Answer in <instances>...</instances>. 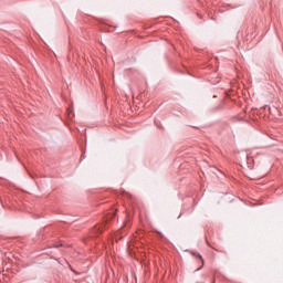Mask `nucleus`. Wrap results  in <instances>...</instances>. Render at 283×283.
<instances>
[{
	"label": "nucleus",
	"instance_id": "obj_2",
	"mask_svg": "<svg viewBox=\"0 0 283 283\" xmlns=\"http://www.w3.org/2000/svg\"><path fill=\"white\" fill-rule=\"evenodd\" d=\"M59 247H61V245H59V244L55 245L56 249H59Z\"/></svg>",
	"mask_w": 283,
	"mask_h": 283
},
{
	"label": "nucleus",
	"instance_id": "obj_1",
	"mask_svg": "<svg viewBox=\"0 0 283 283\" xmlns=\"http://www.w3.org/2000/svg\"><path fill=\"white\" fill-rule=\"evenodd\" d=\"M192 255H197V258H200V260L202 261V264H205V259H202V255L197 254V253H192Z\"/></svg>",
	"mask_w": 283,
	"mask_h": 283
},
{
	"label": "nucleus",
	"instance_id": "obj_3",
	"mask_svg": "<svg viewBox=\"0 0 283 283\" xmlns=\"http://www.w3.org/2000/svg\"><path fill=\"white\" fill-rule=\"evenodd\" d=\"M200 269H202V268H198L197 271H200Z\"/></svg>",
	"mask_w": 283,
	"mask_h": 283
}]
</instances>
